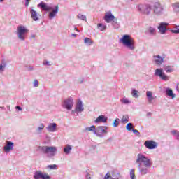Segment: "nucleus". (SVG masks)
<instances>
[{"mask_svg":"<svg viewBox=\"0 0 179 179\" xmlns=\"http://www.w3.org/2000/svg\"><path fill=\"white\" fill-rule=\"evenodd\" d=\"M136 163L138 164V169L141 176L149 174L150 172L149 168L152 167V164H153L152 159H149V157L145 156L142 153H139L137 155Z\"/></svg>","mask_w":179,"mask_h":179,"instance_id":"obj_1","label":"nucleus"},{"mask_svg":"<svg viewBox=\"0 0 179 179\" xmlns=\"http://www.w3.org/2000/svg\"><path fill=\"white\" fill-rule=\"evenodd\" d=\"M37 7L40 8L45 12H50L48 16L49 19L50 20H52L53 17H55L57 13H58L59 10L58 6H55V8H53L52 7L48 6L47 3H45L44 1H41L39 4H38ZM50 10H52V12H50Z\"/></svg>","mask_w":179,"mask_h":179,"instance_id":"obj_2","label":"nucleus"},{"mask_svg":"<svg viewBox=\"0 0 179 179\" xmlns=\"http://www.w3.org/2000/svg\"><path fill=\"white\" fill-rule=\"evenodd\" d=\"M57 147L55 146H41L39 145L36 148V152H41V153H43V155H46L47 157L51 159V157H54L55 155H57Z\"/></svg>","mask_w":179,"mask_h":179,"instance_id":"obj_3","label":"nucleus"},{"mask_svg":"<svg viewBox=\"0 0 179 179\" xmlns=\"http://www.w3.org/2000/svg\"><path fill=\"white\" fill-rule=\"evenodd\" d=\"M120 41L124 47L131 50V51H134V50H135V41L134 40V38L130 36V35H123Z\"/></svg>","mask_w":179,"mask_h":179,"instance_id":"obj_4","label":"nucleus"},{"mask_svg":"<svg viewBox=\"0 0 179 179\" xmlns=\"http://www.w3.org/2000/svg\"><path fill=\"white\" fill-rule=\"evenodd\" d=\"M108 127L107 126H99L95 129L94 134L99 138H104V135L108 134Z\"/></svg>","mask_w":179,"mask_h":179,"instance_id":"obj_5","label":"nucleus"},{"mask_svg":"<svg viewBox=\"0 0 179 179\" xmlns=\"http://www.w3.org/2000/svg\"><path fill=\"white\" fill-rule=\"evenodd\" d=\"M138 11L141 15H146L148 16L150 15L152 11V6L150 4H140L138 6Z\"/></svg>","mask_w":179,"mask_h":179,"instance_id":"obj_6","label":"nucleus"},{"mask_svg":"<svg viewBox=\"0 0 179 179\" xmlns=\"http://www.w3.org/2000/svg\"><path fill=\"white\" fill-rule=\"evenodd\" d=\"M29 33V29H26L24 26H19L17 27V36L18 38L22 41L26 40V34Z\"/></svg>","mask_w":179,"mask_h":179,"instance_id":"obj_7","label":"nucleus"},{"mask_svg":"<svg viewBox=\"0 0 179 179\" xmlns=\"http://www.w3.org/2000/svg\"><path fill=\"white\" fill-rule=\"evenodd\" d=\"M152 10L155 15H157V16H160L161 15H163V10H164V8H163V6L160 4V3L155 2L152 5Z\"/></svg>","mask_w":179,"mask_h":179,"instance_id":"obj_8","label":"nucleus"},{"mask_svg":"<svg viewBox=\"0 0 179 179\" xmlns=\"http://www.w3.org/2000/svg\"><path fill=\"white\" fill-rule=\"evenodd\" d=\"M154 75L155 76H159L162 80H169V76L166 75L164 71L162 68L156 69Z\"/></svg>","mask_w":179,"mask_h":179,"instance_id":"obj_9","label":"nucleus"},{"mask_svg":"<svg viewBox=\"0 0 179 179\" xmlns=\"http://www.w3.org/2000/svg\"><path fill=\"white\" fill-rule=\"evenodd\" d=\"M62 107L69 111L72 110V107H73V99H72V97H69L64 100L62 103Z\"/></svg>","mask_w":179,"mask_h":179,"instance_id":"obj_10","label":"nucleus"},{"mask_svg":"<svg viewBox=\"0 0 179 179\" xmlns=\"http://www.w3.org/2000/svg\"><path fill=\"white\" fill-rule=\"evenodd\" d=\"M34 179H51V176H50L46 173H42L41 171H36L34 175Z\"/></svg>","mask_w":179,"mask_h":179,"instance_id":"obj_11","label":"nucleus"},{"mask_svg":"<svg viewBox=\"0 0 179 179\" xmlns=\"http://www.w3.org/2000/svg\"><path fill=\"white\" fill-rule=\"evenodd\" d=\"M167 26H169V23L166 22H161L159 24V26L158 27V30L159 33H161V34H166L167 30H169V29H167Z\"/></svg>","mask_w":179,"mask_h":179,"instance_id":"obj_12","label":"nucleus"},{"mask_svg":"<svg viewBox=\"0 0 179 179\" xmlns=\"http://www.w3.org/2000/svg\"><path fill=\"white\" fill-rule=\"evenodd\" d=\"M144 146L150 150L156 149L157 148V143L153 141H145Z\"/></svg>","mask_w":179,"mask_h":179,"instance_id":"obj_13","label":"nucleus"},{"mask_svg":"<svg viewBox=\"0 0 179 179\" xmlns=\"http://www.w3.org/2000/svg\"><path fill=\"white\" fill-rule=\"evenodd\" d=\"M85 111V107H83V102L80 99L76 105V113H83Z\"/></svg>","mask_w":179,"mask_h":179,"instance_id":"obj_14","label":"nucleus"},{"mask_svg":"<svg viewBox=\"0 0 179 179\" xmlns=\"http://www.w3.org/2000/svg\"><path fill=\"white\" fill-rule=\"evenodd\" d=\"M153 61L157 65H162L164 62V58L160 55H154Z\"/></svg>","mask_w":179,"mask_h":179,"instance_id":"obj_15","label":"nucleus"},{"mask_svg":"<svg viewBox=\"0 0 179 179\" xmlns=\"http://www.w3.org/2000/svg\"><path fill=\"white\" fill-rule=\"evenodd\" d=\"M107 120L108 118L106 117L104 115H99L94 121L95 124H100V122H103V124H106L107 122Z\"/></svg>","mask_w":179,"mask_h":179,"instance_id":"obj_16","label":"nucleus"},{"mask_svg":"<svg viewBox=\"0 0 179 179\" xmlns=\"http://www.w3.org/2000/svg\"><path fill=\"white\" fill-rule=\"evenodd\" d=\"M3 150L6 153H9L10 150H13V143L12 141H8L3 148Z\"/></svg>","mask_w":179,"mask_h":179,"instance_id":"obj_17","label":"nucleus"},{"mask_svg":"<svg viewBox=\"0 0 179 179\" xmlns=\"http://www.w3.org/2000/svg\"><path fill=\"white\" fill-rule=\"evenodd\" d=\"M112 179H124L122 176L120 174V172L117 169H113L112 171Z\"/></svg>","mask_w":179,"mask_h":179,"instance_id":"obj_18","label":"nucleus"},{"mask_svg":"<svg viewBox=\"0 0 179 179\" xmlns=\"http://www.w3.org/2000/svg\"><path fill=\"white\" fill-rule=\"evenodd\" d=\"M115 18V16H114L111 13H109L104 16V20L106 22V23H110V22H113Z\"/></svg>","mask_w":179,"mask_h":179,"instance_id":"obj_19","label":"nucleus"},{"mask_svg":"<svg viewBox=\"0 0 179 179\" xmlns=\"http://www.w3.org/2000/svg\"><path fill=\"white\" fill-rule=\"evenodd\" d=\"M48 132H55L57 131V123H50L46 127Z\"/></svg>","mask_w":179,"mask_h":179,"instance_id":"obj_20","label":"nucleus"},{"mask_svg":"<svg viewBox=\"0 0 179 179\" xmlns=\"http://www.w3.org/2000/svg\"><path fill=\"white\" fill-rule=\"evenodd\" d=\"M30 13H31V18L33 19V20H34L35 22H37V20H38V15L37 14V11L34 10V9H33V8H31L30 9Z\"/></svg>","mask_w":179,"mask_h":179,"instance_id":"obj_21","label":"nucleus"},{"mask_svg":"<svg viewBox=\"0 0 179 179\" xmlns=\"http://www.w3.org/2000/svg\"><path fill=\"white\" fill-rule=\"evenodd\" d=\"M146 96H147L148 103L150 104H152V103L153 102V100H155V98L153 97V94L152 93V92L147 91L146 92Z\"/></svg>","mask_w":179,"mask_h":179,"instance_id":"obj_22","label":"nucleus"},{"mask_svg":"<svg viewBox=\"0 0 179 179\" xmlns=\"http://www.w3.org/2000/svg\"><path fill=\"white\" fill-rule=\"evenodd\" d=\"M63 152L65 153V155H69L71 152H72V145L69 144L66 145L63 149Z\"/></svg>","mask_w":179,"mask_h":179,"instance_id":"obj_23","label":"nucleus"},{"mask_svg":"<svg viewBox=\"0 0 179 179\" xmlns=\"http://www.w3.org/2000/svg\"><path fill=\"white\" fill-rule=\"evenodd\" d=\"M166 94L169 97H171V99L176 98V94L173 93V90L171 88H166Z\"/></svg>","mask_w":179,"mask_h":179,"instance_id":"obj_24","label":"nucleus"},{"mask_svg":"<svg viewBox=\"0 0 179 179\" xmlns=\"http://www.w3.org/2000/svg\"><path fill=\"white\" fill-rule=\"evenodd\" d=\"M129 121V116H128V115H124L122 116L121 119V122L122 124H127V122H128Z\"/></svg>","mask_w":179,"mask_h":179,"instance_id":"obj_25","label":"nucleus"},{"mask_svg":"<svg viewBox=\"0 0 179 179\" xmlns=\"http://www.w3.org/2000/svg\"><path fill=\"white\" fill-rule=\"evenodd\" d=\"M118 19L115 18L112 22V26H113L114 29H120V24L117 22Z\"/></svg>","mask_w":179,"mask_h":179,"instance_id":"obj_26","label":"nucleus"},{"mask_svg":"<svg viewBox=\"0 0 179 179\" xmlns=\"http://www.w3.org/2000/svg\"><path fill=\"white\" fill-rule=\"evenodd\" d=\"M138 93V90H136L135 89L131 90V96L134 99H138V97H139V94Z\"/></svg>","mask_w":179,"mask_h":179,"instance_id":"obj_27","label":"nucleus"},{"mask_svg":"<svg viewBox=\"0 0 179 179\" xmlns=\"http://www.w3.org/2000/svg\"><path fill=\"white\" fill-rule=\"evenodd\" d=\"M172 6L173 7V10H175L176 13H179V2L173 3Z\"/></svg>","mask_w":179,"mask_h":179,"instance_id":"obj_28","label":"nucleus"},{"mask_svg":"<svg viewBox=\"0 0 179 179\" xmlns=\"http://www.w3.org/2000/svg\"><path fill=\"white\" fill-rule=\"evenodd\" d=\"M84 43L86 45H92V44H93V41L90 38H85L84 39Z\"/></svg>","mask_w":179,"mask_h":179,"instance_id":"obj_29","label":"nucleus"},{"mask_svg":"<svg viewBox=\"0 0 179 179\" xmlns=\"http://www.w3.org/2000/svg\"><path fill=\"white\" fill-rule=\"evenodd\" d=\"M148 33L150 36H155L156 34V29L150 27L148 29Z\"/></svg>","mask_w":179,"mask_h":179,"instance_id":"obj_30","label":"nucleus"},{"mask_svg":"<svg viewBox=\"0 0 179 179\" xmlns=\"http://www.w3.org/2000/svg\"><path fill=\"white\" fill-rule=\"evenodd\" d=\"M135 128V127L134 126V124L132 123H128L126 125V129L127 131H132V129H134Z\"/></svg>","mask_w":179,"mask_h":179,"instance_id":"obj_31","label":"nucleus"},{"mask_svg":"<svg viewBox=\"0 0 179 179\" xmlns=\"http://www.w3.org/2000/svg\"><path fill=\"white\" fill-rule=\"evenodd\" d=\"M44 124L41 123L39 127H38L37 129H36V132L37 134H41V131H43L44 129Z\"/></svg>","mask_w":179,"mask_h":179,"instance_id":"obj_32","label":"nucleus"},{"mask_svg":"<svg viewBox=\"0 0 179 179\" xmlns=\"http://www.w3.org/2000/svg\"><path fill=\"white\" fill-rule=\"evenodd\" d=\"M85 131H88L90 132H94V131H96V126L92 125L90 127H86Z\"/></svg>","mask_w":179,"mask_h":179,"instance_id":"obj_33","label":"nucleus"},{"mask_svg":"<svg viewBox=\"0 0 179 179\" xmlns=\"http://www.w3.org/2000/svg\"><path fill=\"white\" fill-rule=\"evenodd\" d=\"M98 29L101 31H103L104 30H106V29L107 28V27L101 23H99L98 24Z\"/></svg>","mask_w":179,"mask_h":179,"instance_id":"obj_34","label":"nucleus"},{"mask_svg":"<svg viewBox=\"0 0 179 179\" xmlns=\"http://www.w3.org/2000/svg\"><path fill=\"white\" fill-rule=\"evenodd\" d=\"M174 136H176V139L179 141V131L178 130H173L171 131Z\"/></svg>","mask_w":179,"mask_h":179,"instance_id":"obj_35","label":"nucleus"},{"mask_svg":"<svg viewBox=\"0 0 179 179\" xmlns=\"http://www.w3.org/2000/svg\"><path fill=\"white\" fill-rule=\"evenodd\" d=\"M164 69L168 73H170L174 71V69L171 68L169 66H166L164 68Z\"/></svg>","mask_w":179,"mask_h":179,"instance_id":"obj_36","label":"nucleus"},{"mask_svg":"<svg viewBox=\"0 0 179 179\" xmlns=\"http://www.w3.org/2000/svg\"><path fill=\"white\" fill-rule=\"evenodd\" d=\"M130 178L136 179V177L135 176V169L130 170Z\"/></svg>","mask_w":179,"mask_h":179,"instance_id":"obj_37","label":"nucleus"},{"mask_svg":"<svg viewBox=\"0 0 179 179\" xmlns=\"http://www.w3.org/2000/svg\"><path fill=\"white\" fill-rule=\"evenodd\" d=\"M48 169H50V170H58V166L56 164L48 165Z\"/></svg>","mask_w":179,"mask_h":179,"instance_id":"obj_38","label":"nucleus"},{"mask_svg":"<svg viewBox=\"0 0 179 179\" xmlns=\"http://www.w3.org/2000/svg\"><path fill=\"white\" fill-rule=\"evenodd\" d=\"M120 124V119L117 118L114 122H113V127L114 128H117V127H118V125Z\"/></svg>","mask_w":179,"mask_h":179,"instance_id":"obj_39","label":"nucleus"},{"mask_svg":"<svg viewBox=\"0 0 179 179\" xmlns=\"http://www.w3.org/2000/svg\"><path fill=\"white\" fill-rule=\"evenodd\" d=\"M78 19H80L81 20H86V15H82V14H79L77 16Z\"/></svg>","mask_w":179,"mask_h":179,"instance_id":"obj_40","label":"nucleus"},{"mask_svg":"<svg viewBox=\"0 0 179 179\" xmlns=\"http://www.w3.org/2000/svg\"><path fill=\"white\" fill-rule=\"evenodd\" d=\"M121 103H122L123 104H129V103H131V101L127 99H122L120 100Z\"/></svg>","mask_w":179,"mask_h":179,"instance_id":"obj_41","label":"nucleus"},{"mask_svg":"<svg viewBox=\"0 0 179 179\" xmlns=\"http://www.w3.org/2000/svg\"><path fill=\"white\" fill-rule=\"evenodd\" d=\"M5 68H6V63H3L2 64L0 65V71L1 72H3L5 71Z\"/></svg>","mask_w":179,"mask_h":179,"instance_id":"obj_42","label":"nucleus"},{"mask_svg":"<svg viewBox=\"0 0 179 179\" xmlns=\"http://www.w3.org/2000/svg\"><path fill=\"white\" fill-rule=\"evenodd\" d=\"M43 65H46V66H51V64L47 60L43 61Z\"/></svg>","mask_w":179,"mask_h":179,"instance_id":"obj_43","label":"nucleus"},{"mask_svg":"<svg viewBox=\"0 0 179 179\" xmlns=\"http://www.w3.org/2000/svg\"><path fill=\"white\" fill-rule=\"evenodd\" d=\"M108 174H110V173L108 172V173L105 175V177H104L103 179H113V177H110V175H108Z\"/></svg>","mask_w":179,"mask_h":179,"instance_id":"obj_44","label":"nucleus"},{"mask_svg":"<svg viewBox=\"0 0 179 179\" xmlns=\"http://www.w3.org/2000/svg\"><path fill=\"white\" fill-rule=\"evenodd\" d=\"M171 33H174L175 34H179V29H171Z\"/></svg>","mask_w":179,"mask_h":179,"instance_id":"obj_45","label":"nucleus"},{"mask_svg":"<svg viewBox=\"0 0 179 179\" xmlns=\"http://www.w3.org/2000/svg\"><path fill=\"white\" fill-rule=\"evenodd\" d=\"M85 173H86L85 178L86 179H92V177H90V174L89 173V172H87V171H86Z\"/></svg>","mask_w":179,"mask_h":179,"instance_id":"obj_46","label":"nucleus"},{"mask_svg":"<svg viewBox=\"0 0 179 179\" xmlns=\"http://www.w3.org/2000/svg\"><path fill=\"white\" fill-rule=\"evenodd\" d=\"M38 87V80H35L34 81V87Z\"/></svg>","mask_w":179,"mask_h":179,"instance_id":"obj_47","label":"nucleus"},{"mask_svg":"<svg viewBox=\"0 0 179 179\" xmlns=\"http://www.w3.org/2000/svg\"><path fill=\"white\" fill-rule=\"evenodd\" d=\"M132 132H134L136 135H140L141 133L139 132V131H138L137 129H132Z\"/></svg>","mask_w":179,"mask_h":179,"instance_id":"obj_48","label":"nucleus"},{"mask_svg":"<svg viewBox=\"0 0 179 179\" xmlns=\"http://www.w3.org/2000/svg\"><path fill=\"white\" fill-rule=\"evenodd\" d=\"M30 3V0H25V6L27 8L29 6V3Z\"/></svg>","mask_w":179,"mask_h":179,"instance_id":"obj_49","label":"nucleus"},{"mask_svg":"<svg viewBox=\"0 0 179 179\" xmlns=\"http://www.w3.org/2000/svg\"><path fill=\"white\" fill-rule=\"evenodd\" d=\"M15 109L18 110V111H22V107H20V106H15Z\"/></svg>","mask_w":179,"mask_h":179,"instance_id":"obj_50","label":"nucleus"},{"mask_svg":"<svg viewBox=\"0 0 179 179\" xmlns=\"http://www.w3.org/2000/svg\"><path fill=\"white\" fill-rule=\"evenodd\" d=\"M27 71H33V67L32 66H27Z\"/></svg>","mask_w":179,"mask_h":179,"instance_id":"obj_51","label":"nucleus"},{"mask_svg":"<svg viewBox=\"0 0 179 179\" xmlns=\"http://www.w3.org/2000/svg\"><path fill=\"white\" fill-rule=\"evenodd\" d=\"M79 83H83V78H81L78 80Z\"/></svg>","mask_w":179,"mask_h":179,"instance_id":"obj_52","label":"nucleus"},{"mask_svg":"<svg viewBox=\"0 0 179 179\" xmlns=\"http://www.w3.org/2000/svg\"><path fill=\"white\" fill-rule=\"evenodd\" d=\"M74 30H76V31H78V33H79V31H80L79 29H78L77 27H75V28H74Z\"/></svg>","mask_w":179,"mask_h":179,"instance_id":"obj_53","label":"nucleus"},{"mask_svg":"<svg viewBox=\"0 0 179 179\" xmlns=\"http://www.w3.org/2000/svg\"><path fill=\"white\" fill-rule=\"evenodd\" d=\"M71 36H72V37H76V36H78V34H72Z\"/></svg>","mask_w":179,"mask_h":179,"instance_id":"obj_54","label":"nucleus"},{"mask_svg":"<svg viewBox=\"0 0 179 179\" xmlns=\"http://www.w3.org/2000/svg\"><path fill=\"white\" fill-rule=\"evenodd\" d=\"M31 38H34L36 37V35L33 34L31 36Z\"/></svg>","mask_w":179,"mask_h":179,"instance_id":"obj_55","label":"nucleus"},{"mask_svg":"<svg viewBox=\"0 0 179 179\" xmlns=\"http://www.w3.org/2000/svg\"><path fill=\"white\" fill-rule=\"evenodd\" d=\"M0 108H1V110H5V107H3V106H0Z\"/></svg>","mask_w":179,"mask_h":179,"instance_id":"obj_56","label":"nucleus"},{"mask_svg":"<svg viewBox=\"0 0 179 179\" xmlns=\"http://www.w3.org/2000/svg\"><path fill=\"white\" fill-rule=\"evenodd\" d=\"M76 111V109H75V110H72L71 113L72 114H75V112Z\"/></svg>","mask_w":179,"mask_h":179,"instance_id":"obj_57","label":"nucleus"},{"mask_svg":"<svg viewBox=\"0 0 179 179\" xmlns=\"http://www.w3.org/2000/svg\"><path fill=\"white\" fill-rule=\"evenodd\" d=\"M9 111H10V106H8Z\"/></svg>","mask_w":179,"mask_h":179,"instance_id":"obj_58","label":"nucleus"},{"mask_svg":"<svg viewBox=\"0 0 179 179\" xmlns=\"http://www.w3.org/2000/svg\"><path fill=\"white\" fill-rule=\"evenodd\" d=\"M0 2H3V0H0Z\"/></svg>","mask_w":179,"mask_h":179,"instance_id":"obj_59","label":"nucleus"},{"mask_svg":"<svg viewBox=\"0 0 179 179\" xmlns=\"http://www.w3.org/2000/svg\"><path fill=\"white\" fill-rule=\"evenodd\" d=\"M150 113H148V115H150Z\"/></svg>","mask_w":179,"mask_h":179,"instance_id":"obj_60","label":"nucleus"},{"mask_svg":"<svg viewBox=\"0 0 179 179\" xmlns=\"http://www.w3.org/2000/svg\"><path fill=\"white\" fill-rule=\"evenodd\" d=\"M136 1H138V0H134V2H136Z\"/></svg>","mask_w":179,"mask_h":179,"instance_id":"obj_61","label":"nucleus"},{"mask_svg":"<svg viewBox=\"0 0 179 179\" xmlns=\"http://www.w3.org/2000/svg\"><path fill=\"white\" fill-rule=\"evenodd\" d=\"M108 141H111L110 139H108Z\"/></svg>","mask_w":179,"mask_h":179,"instance_id":"obj_62","label":"nucleus"},{"mask_svg":"<svg viewBox=\"0 0 179 179\" xmlns=\"http://www.w3.org/2000/svg\"><path fill=\"white\" fill-rule=\"evenodd\" d=\"M178 27H179V26H178Z\"/></svg>","mask_w":179,"mask_h":179,"instance_id":"obj_63","label":"nucleus"}]
</instances>
